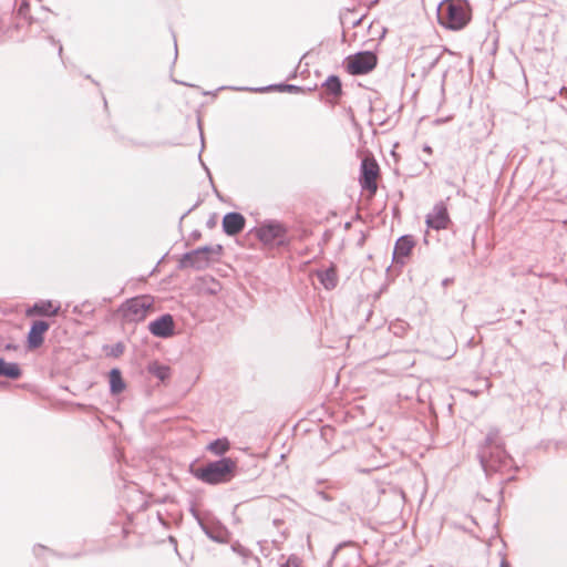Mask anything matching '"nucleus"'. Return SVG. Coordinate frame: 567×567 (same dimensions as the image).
<instances>
[{
	"label": "nucleus",
	"instance_id": "nucleus-7",
	"mask_svg": "<svg viewBox=\"0 0 567 567\" xmlns=\"http://www.w3.org/2000/svg\"><path fill=\"white\" fill-rule=\"evenodd\" d=\"M213 250V247L204 246L184 254L179 260V268L205 269L210 262L209 254Z\"/></svg>",
	"mask_w": 567,
	"mask_h": 567
},
{
	"label": "nucleus",
	"instance_id": "nucleus-21",
	"mask_svg": "<svg viewBox=\"0 0 567 567\" xmlns=\"http://www.w3.org/2000/svg\"><path fill=\"white\" fill-rule=\"evenodd\" d=\"M323 86H326L327 90L336 96L340 95L342 92L341 81L337 75H330L324 81Z\"/></svg>",
	"mask_w": 567,
	"mask_h": 567
},
{
	"label": "nucleus",
	"instance_id": "nucleus-19",
	"mask_svg": "<svg viewBox=\"0 0 567 567\" xmlns=\"http://www.w3.org/2000/svg\"><path fill=\"white\" fill-rule=\"evenodd\" d=\"M274 86H267V87H259V89H250V87H233L236 91H255V92H266L271 90ZM275 87L279 89L280 91H288V92H300L302 89L300 86L293 85V84H280L276 85Z\"/></svg>",
	"mask_w": 567,
	"mask_h": 567
},
{
	"label": "nucleus",
	"instance_id": "nucleus-12",
	"mask_svg": "<svg viewBox=\"0 0 567 567\" xmlns=\"http://www.w3.org/2000/svg\"><path fill=\"white\" fill-rule=\"evenodd\" d=\"M415 241L412 236H401L394 246L393 260L398 264H404L405 258L411 254Z\"/></svg>",
	"mask_w": 567,
	"mask_h": 567
},
{
	"label": "nucleus",
	"instance_id": "nucleus-18",
	"mask_svg": "<svg viewBox=\"0 0 567 567\" xmlns=\"http://www.w3.org/2000/svg\"><path fill=\"white\" fill-rule=\"evenodd\" d=\"M497 445H503L499 431L497 429H491L486 435L485 443L481 449L492 451V449H496Z\"/></svg>",
	"mask_w": 567,
	"mask_h": 567
},
{
	"label": "nucleus",
	"instance_id": "nucleus-4",
	"mask_svg": "<svg viewBox=\"0 0 567 567\" xmlns=\"http://www.w3.org/2000/svg\"><path fill=\"white\" fill-rule=\"evenodd\" d=\"M256 237L268 246H284L288 244V229L278 220H266L255 228Z\"/></svg>",
	"mask_w": 567,
	"mask_h": 567
},
{
	"label": "nucleus",
	"instance_id": "nucleus-3",
	"mask_svg": "<svg viewBox=\"0 0 567 567\" xmlns=\"http://www.w3.org/2000/svg\"><path fill=\"white\" fill-rule=\"evenodd\" d=\"M120 310L125 322H142L154 311V299L151 296H137L125 301Z\"/></svg>",
	"mask_w": 567,
	"mask_h": 567
},
{
	"label": "nucleus",
	"instance_id": "nucleus-2",
	"mask_svg": "<svg viewBox=\"0 0 567 567\" xmlns=\"http://www.w3.org/2000/svg\"><path fill=\"white\" fill-rule=\"evenodd\" d=\"M235 468L236 463L229 457H224L199 468L197 477L208 484L226 483L234 476Z\"/></svg>",
	"mask_w": 567,
	"mask_h": 567
},
{
	"label": "nucleus",
	"instance_id": "nucleus-9",
	"mask_svg": "<svg viewBox=\"0 0 567 567\" xmlns=\"http://www.w3.org/2000/svg\"><path fill=\"white\" fill-rule=\"evenodd\" d=\"M379 175V165L374 159H363L361 163V177L360 184L363 189L370 192L371 194H375L378 185L377 178Z\"/></svg>",
	"mask_w": 567,
	"mask_h": 567
},
{
	"label": "nucleus",
	"instance_id": "nucleus-28",
	"mask_svg": "<svg viewBox=\"0 0 567 567\" xmlns=\"http://www.w3.org/2000/svg\"><path fill=\"white\" fill-rule=\"evenodd\" d=\"M501 567H509L508 563L503 560L502 564H501Z\"/></svg>",
	"mask_w": 567,
	"mask_h": 567
},
{
	"label": "nucleus",
	"instance_id": "nucleus-22",
	"mask_svg": "<svg viewBox=\"0 0 567 567\" xmlns=\"http://www.w3.org/2000/svg\"><path fill=\"white\" fill-rule=\"evenodd\" d=\"M150 372L157 377L161 381H164L169 375V368L165 365H159L157 363H153L150 365Z\"/></svg>",
	"mask_w": 567,
	"mask_h": 567
},
{
	"label": "nucleus",
	"instance_id": "nucleus-27",
	"mask_svg": "<svg viewBox=\"0 0 567 567\" xmlns=\"http://www.w3.org/2000/svg\"><path fill=\"white\" fill-rule=\"evenodd\" d=\"M115 348H116V349H115V350H116V352H123V351H124L123 346H122L121 343H117V344L115 346Z\"/></svg>",
	"mask_w": 567,
	"mask_h": 567
},
{
	"label": "nucleus",
	"instance_id": "nucleus-24",
	"mask_svg": "<svg viewBox=\"0 0 567 567\" xmlns=\"http://www.w3.org/2000/svg\"><path fill=\"white\" fill-rule=\"evenodd\" d=\"M280 567H301V559L297 555H290L280 564Z\"/></svg>",
	"mask_w": 567,
	"mask_h": 567
},
{
	"label": "nucleus",
	"instance_id": "nucleus-31",
	"mask_svg": "<svg viewBox=\"0 0 567 567\" xmlns=\"http://www.w3.org/2000/svg\"><path fill=\"white\" fill-rule=\"evenodd\" d=\"M174 47H175V54L177 55V43L176 42L174 43Z\"/></svg>",
	"mask_w": 567,
	"mask_h": 567
},
{
	"label": "nucleus",
	"instance_id": "nucleus-6",
	"mask_svg": "<svg viewBox=\"0 0 567 567\" xmlns=\"http://www.w3.org/2000/svg\"><path fill=\"white\" fill-rule=\"evenodd\" d=\"M378 58L371 51H363L347 59V70L352 75L371 72L377 66Z\"/></svg>",
	"mask_w": 567,
	"mask_h": 567
},
{
	"label": "nucleus",
	"instance_id": "nucleus-30",
	"mask_svg": "<svg viewBox=\"0 0 567 567\" xmlns=\"http://www.w3.org/2000/svg\"><path fill=\"white\" fill-rule=\"evenodd\" d=\"M207 535L209 536V538H213V539H217V537H214L213 535H210L208 532H206Z\"/></svg>",
	"mask_w": 567,
	"mask_h": 567
},
{
	"label": "nucleus",
	"instance_id": "nucleus-25",
	"mask_svg": "<svg viewBox=\"0 0 567 567\" xmlns=\"http://www.w3.org/2000/svg\"><path fill=\"white\" fill-rule=\"evenodd\" d=\"M20 346L13 342L6 341L0 344V351H19Z\"/></svg>",
	"mask_w": 567,
	"mask_h": 567
},
{
	"label": "nucleus",
	"instance_id": "nucleus-1",
	"mask_svg": "<svg viewBox=\"0 0 567 567\" xmlns=\"http://www.w3.org/2000/svg\"><path fill=\"white\" fill-rule=\"evenodd\" d=\"M440 23L450 30H461L471 20V7L466 0H444L439 7Z\"/></svg>",
	"mask_w": 567,
	"mask_h": 567
},
{
	"label": "nucleus",
	"instance_id": "nucleus-8",
	"mask_svg": "<svg viewBox=\"0 0 567 567\" xmlns=\"http://www.w3.org/2000/svg\"><path fill=\"white\" fill-rule=\"evenodd\" d=\"M425 223L429 228L435 230L449 228L451 219L444 200H440L433 206L432 210L426 215Z\"/></svg>",
	"mask_w": 567,
	"mask_h": 567
},
{
	"label": "nucleus",
	"instance_id": "nucleus-17",
	"mask_svg": "<svg viewBox=\"0 0 567 567\" xmlns=\"http://www.w3.org/2000/svg\"><path fill=\"white\" fill-rule=\"evenodd\" d=\"M125 389V383L122 379L121 371L118 369H112L110 371V390L113 394H118Z\"/></svg>",
	"mask_w": 567,
	"mask_h": 567
},
{
	"label": "nucleus",
	"instance_id": "nucleus-20",
	"mask_svg": "<svg viewBox=\"0 0 567 567\" xmlns=\"http://www.w3.org/2000/svg\"><path fill=\"white\" fill-rule=\"evenodd\" d=\"M229 446L227 439H217L210 442L207 449L215 455H223L229 450Z\"/></svg>",
	"mask_w": 567,
	"mask_h": 567
},
{
	"label": "nucleus",
	"instance_id": "nucleus-26",
	"mask_svg": "<svg viewBox=\"0 0 567 567\" xmlns=\"http://www.w3.org/2000/svg\"><path fill=\"white\" fill-rule=\"evenodd\" d=\"M220 284L212 279L210 286L207 288V292L210 295H216L220 291Z\"/></svg>",
	"mask_w": 567,
	"mask_h": 567
},
{
	"label": "nucleus",
	"instance_id": "nucleus-5",
	"mask_svg": "<svg viewBox=\"0 0 567 567\" xmlns=\"http://www.w3.org/2000/svg\"><path fill=\"white\" fill-rule=\"evenodd\" d=\"M480 461L486 474L502 471L504 467L509 465L511 462L503 445H497V447L492 449V451L481 449Z\"/></svg>",
	"mask_w": 567,
	"mask_h": 567
},
{
	"label": "nucleus",
	"instance_id": "nucleus-10",
	"mask_svg": "<svg viewBox=\"0 0 567 567\" xmlns=\"http://www.w3.org/2000/svg\"><path fill=\"white\" fill-rule=\"evenodd\" d=\"M150 332L159 338L171 337L174 332V319L172 315L165 313L148 323Z\"/></svg>",
	"mask_w": 567,
	"mask_h": 567
},
{
	"label": "nucleus",
	"instance_id": "nucleus-15",
	"mask_svg": "<svg viewBox=\"0 0 567 567\" xmlns=\"http://www.w3.org/2000/svg\"><path fill=\"white\" fill-rule=\"evenodd\" d=\"M60 310V305H54L50 300H41L34 303L33 311L38 316H55Z\"/></svg>",
	"mask_w": 567,
	"mask_h": 567
},
{
	"label": "nucleus",
	"instance_id": "nucleus-13",
	"mask_svg": "<svg viewBox=\"0 0 567 567\" xmlns=\"http://www.w3.org/2000/svg\"><path fill=\"white\" fill-rule=\"evenodd\" d=\"M49 329V323L44 320H37L32 323L28 334V347L30 350L39 348L43 341V333Z\"/></svg>",
	"mask_w": 567,
	"mask_h": 567
},
{
	"label": "nucleus",
	"instance_id": "nucleus-23",
	"mask_svg": "<svg viewBox=\"0 0 567 567\" xmlns=\"http://www.w3.org/2000/svg\"><path fill=\"white\" fill-rule=\"evenodd\" d=\"M409 326L403 320H395L394 322L390 323V331L398 337H403L408 330Z\"/></svg>",
	"mask_w": 567,
	"mask_h": 567
},
{
	"label": "nucleus",
	"instance_id": "nucleus-32",
	"mask_svg": "<svg viewBox=\"0 0 567 567\" xmlns=\"http://www.w3.org/2000/svg\"><path fill=\"white\" fill-rule=\"evenodd\" d=\"M59 53H62V45L59 47Z\"/></svg>",
	"mask_w": 567,
	"mask_h": 567
},
{
	"label": "nucleus",
	"instance_id": "nucleus-29",
	"mask_svg": "<svg viewBox=\"0 0 567 567\" xmlns=\"http://www.w3.org/2000/svg\"><path fill=\"white\" fill-rule=\"evenodd\" d=\"M424 151H425V152H431V147H430V146H425V147H424Z\"/></svg>",
	"mask_w": 567,
	"mask_h": 567
},
{
	"label": "nucleus",
	"instance_id": "nucleus-14",
	"mask_svg": "<svg viewBox=\"0 0 567 567\" xmlns=\"http://www.w3.org/2000/svg\"><path fill=\"white\" fill-rule=\"evenodd\" d=\"M320 284L327 289H334L338 285V276L334 267H329L324 270H318L316 272Z\"/></svg>",
	"mask_w": 567,
	"mask_h": 567
},
{
	"label": "nucleus",
	"instance_id": "nucleus-11",
	"mask_svg": "<svg viewBox=\"0 0 567 567\" xmlns=\"http://www.w3.org/2000/svg\"><path fill=\"white\" fill-rule=\"evenodd\" d=\"M246 219L240 213H227L223 218V229L228 236H235L245 228Z\"/></svg>",
	"mask_w": 567,
	"mask_h": 567
},
{
	"label": "nucleus",
	"instance_id": "nucleus-16",
	"mask_svg": "<svg viewBox=\"0 0 567 567\" xmlns=\"http://www.w3.org/2000/svg\"><path fill=\"white\" fill-rule=\"evenodd\" d=\"M20 374L21 370L17 363L7 362L3 358H0V377L18 379Z\"/></svg>",
	"mask_w": 567,
	"mask_h": 567
}]
</instances>
